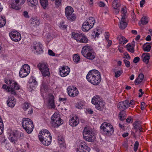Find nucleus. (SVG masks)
Here are the masks:
<instances>
[{
	"label": "nucleus",
	"mask_w": 152,
	"mask_h": 152,
	"mask_svg": "<svg viewBox=\"0 0 152 152\" xmlns=\"http://www.w3.org/2000/svg\"><path fill=\"white\" fill-rule=\"evenodd\" d=\"M86 78L89 82L94 85L99 84L101 80L100 73L96 69L89 71L86 75Z\"/></svg>",
	"instance_id": "1"
},
{
	"label": "nucleus",
	"mask_w": 152,
	"mask_h": 152,
	"mask_svg": "<svg viewBox=\"0 0 152 152\" xmlns=\"http://www.w3.org/2000/svg\"><path fill=\"white\" fill-rule=\"evenodd\" d=\"M39 139L42 143L46 146L49 145L52 141L51 134L48 130L43 129L39 133Z\"/></svg>",
	"instance_id": "2"
},
{
	"label": "nucleus",
	"mask_w": 152,
	"mask_h": 152,
	"mask_svg": "<svg viewBox=\"0 0 152 152\" xmlns=\"http://www.w3.org/2000/svg\"><path fill=\"white\" fill-rule=\"evenodd\" d=\"M81 53L83 56L90 60H93L96 56V53L90 46H84L82 49Z\"/></svg>",
	"instance_id": "3"
},
{
	"label": "nucleus",
	"mask_w": 152,
	"mask_h": 152,
	"mask_svg": "<svg viewBox=\"0 0 152 152\" xmlns=\"http://www.w3.org/2000/svg\"><path fill=\"white\" fill-rule=\"evenodd\" d=\"M5 82L10 86L11 94L12 95H16L17 94L15 90L20 89V86L19 84L15 81L13 80L5 79Z\"/></svg>",
	"instance_id": "4"
},
{
	"label": "nucleus",
	"mask_w": 152,
	"mask_h": 152,
	"mask_svg": "<svg viewBox=\"0 0 152 152\" xmlns=\"http://www.w3.org/2000/svg\"><path fill=\"white\" fill-rule=\"evenodd\" d=\"M100 128L104 134L109 136H111L114 131L113 126L110 124L106 122L101 125Z\"/></svg>",
	"instance_id": "5"
},
{
	"label": "nucleus",
	"mask_w": 152,
	"mask_h": 152,
	"mask_svg": "<svg viewBox=\"0 0 152 152\" xmlns=\"http://www.w3.org/2000/svg\"><path fill=\"white\" fill-rule=\"evenodd\" d=\"M23 128L28 134H30L34 128L33 122L31 119L28 118H24L22 122Z\"/></svg>",
	"instance_id": "6"
},
{
	"label": "nucleus",
	"mask_w": 152,
	"mask_h": 152,
	"mask_svg": "<svg viewBox=\"0 0 152 152\" xmlns=\"http://www.w3.org/2000/svg\"><path fill=\"white\" fill-rule=\"evenodd\" d=\"M72 36L78 42L87 43L88 39L85 35L79 32H73L72 33Z\"/></svg>",
	"instance_id": "7"
},
{
	"label": "nucleus",
	"mask_w": 152,
	"mask_h": 152,
	"mask_svg": "<svg viewBox=\"0 0 152 152\" xmlns=\"http://www.w3.org/2000/svg\"><path fill=\"white\" fill-rule=\"evenodd\" d=\"M31 48L36 54H40L43 53V45L40 42H34L31 45Z\"/></svg>",
	"instance_id": "8"
},
{
	"label": "nucleus",
	"mask_w": 152,
	"mask_h": 152,
	"mask_svg": "<svg viewBox=\"0 0 152 152\" xmlns=\"http://www.w3.org/2000/svg\"><path fill=\"white\" fill-rule=\"evenodd\" d=\"M37 67L41 71L43 77H46L50 75V72L48 65L44 63H40L37 65Z\"/></svg>",
	"instance_id": "9"
},
{
	"label": "nucleus",
	"mask_w": 152,
	"mask_h": 152,
	"mask_svg": "<svg viewBox=\"0 0 152 152\" xmlns=\"http://www.w3.org/2000/svg\"><path fill=\"white\" fill-rule=\"evenodd\" d=\"M51 123L54 127H57L62 124L63 121L60 118L59 115L55 113L51 118Z\"/></svg>",
	"instance_id": "10"
},
{
	"label": "nucleus",
	"mask_w": 152,
	"mask_h": 152,
	"mask_svg": "<svg viewBox=\"0 0 152 152\" xmlns=\"http://www.w3.org/2000/svg\"><path fill=\"white\" fill-rule=\"evenodd\" d=\"M30 71L29 66L27 64H25L23 65L20 71L19 76L21 77H25L28 75Z\"/></svg>",
	"instance_id": "11"
},
{
	"label": "nucleus",
	"mask_w": 152,
	"mask_h": 152,
	"mask_svg": "<svg viewBox=\"0 0 152 152\" xmlns=\"http://www.w3.org/2000/svg\"><path fill=\"white\" fill-rule=\"evenodd\" d=\"M90 150V148L88 146L85 142L82 141L77 146L76 151L77 152H89Z\"/></svg>",
	"instance_id": "12"
},
{
	"label": "nucleus",
	"mask_w": 152,
	"mask_h": 152,
	"mask_svg": "<svg viewBox=\"0 0 152 152\" xmlns=\"http://www.w3.org/2000/svg\"><path fill=\"white\" fill-rule=\"evenodd\" d=\"M70 69L67 66H61L59 68V72L60 76L62 77H65L67 76L69 73Z\"/></svg>",
	"instance_id": "13"
},
{
	"label": "nucleus",
	"mask_w": 152,
	"mask_h": 152,
	"mask_svg": "<svg viewBox=\"0 0 152 152\" xmlns=\"http://www.w3.org/2000/svg\"><path fill=\"white\" fill-rule=\"evenodd\" d=\"M9 36L12 40L16 42L20 41L21 38L20 34L16 31H12L10 33Z\"/></svg>",
	"instance_id": "14"
},
{
	"label": "nucleus",
	"mask_w": 152,
	"mask_h": 152,
	"mask_svg": "<svg viewBox=\"0 0 152 152\" xmlns=\"http://www.w3.org/2000/svg\"><path fill=\"white\" fill-rule=\"evenodd\" d=\"M12 2L10 4L11 7L18 10L20 9L19 6L23 4L26 0H12Z\"/></svg>",
	"instance_id": "15"
},
{
	"label": "nucleus",
	"mask_w": 152,
	"mask_h": 152,
	"mask_svg": "<svg viewBox=\"0 0 152 152\" xmlns=\"http://www.w3.org/2000/svg\"><path fill=\"white\" fill-rule=\"evenodd\" d=\"M68 95L70 96L75 97L78 94L79 92L76 87L69 86L67 88Z\"/></svg>",
	"instance_id": "16"
},
{
	"label": "nucleus",
	"mask_w": 152,
	"mask_h": 152,
	"mask_svg": "<svg viewBox=\"0 0 152 152\" xmlns=\"http://www.w3.org/2000/svg\"><path fill=\"white\" fill-rule=\"evenodd\" d=\"M129 107V101L127 100L120 102L118 105V108L122 111H124Z\"/></svg>",
	"instance_id": "17"
},
{
	"label": "nucleus",
	"mask_w": 152,
	"mask_h": 152,
	"mask_svg": "<svg viewBox=\"0 0 152 152\" xmlns=\"http://www.w3.org/2000/svg\"><path fill=\"white\" fill-rule=\"evenodd\" d=\"M79 123V118L76 116H73L69 121V125L72 126H76Z\"/></svg>",
	"instance_id": "18"
},
{
	"label": "nucleus",
	"mask_w": 152,
	"mask_h": 152,
	"mask_svg": "<svg viewBox=\"0 0 152 152\" xmlns=\"http://www.w3.org/2000/svg\"><path fill=\"white\" fill-rule=\"evenodd\" d=\"M22 107L24 111H26L29 108L30 110L28 111V114H31L33 113V109L30 103L28 102H25L22 104Z\"/></svg>",
	"instance_id": "19"
},
{
	"label": "nucleus",
	"mask_w": 152,
	"mask_h": 152,
	"mask_svg": "<svg viewBox=\"0 0 152 152\" xmlns=\"http://www.w3.org/2000/svg\"><path fill=\"white\" fill-rule=\"evenodd\" d=\"M48 105L50 106L51 108H55V106L54 101V96L51 94H50L48 95Z\"/></svg>",
	"instance_id": "20"
},
{
	"label": "nucleus",
	"mask_w": 152,
	"mask_h": 152,
	"mask_svg": "<svg viewBox=\"0 0 152 152\" xmlns=\"http://www.w3.org/2000/svg\"><path fill=\"white\" fill-rule=\"evenodd\" d=\"M12 134L13 136H15L17 140L19 139L20 140H21L23 139L24 137V134L17 130H14L12 131Z\"/></svg>",
	"instance_id": "21"
},
{
	"label": "nucleus",
	"mask_w": 152,
	"mask_h": 152,
	"mask_svg": "<svg viewBox=\"0 0 152 152\" xmlns=\"http://www.w3.org/2000/svg\"><path fill=\"white\" fill-rule=\"evenodd\" d=\"M93 27L92 25H90L86 21H85L83 24L82 29L83 31L87 32Z\"/></svg>",
	"instance_id": "22"
},
{
	"label": "nucleus",
	"mask_w": 152,
	"mask_h": 152,
	"mask_svg": "<svg viewBox=\"0 0 152 152\" xmlns=\"http://www.w3.org/2000/svg\"><path fill=\"white\" fill-rule=\"evenodd\" d=\"M37 85V82L36 81L35 78L34 77H31L29 80V84L28 86L31 88L33 89Z\"/></svg>",
	"instance_id": "23"
},
{
	"label": "nucleus",
	"mask_w": 152,
	"mask_h": 152,
	"mask_svg": "<svg viewBox=\"0 0 152 152\" xmlns=\"http://www.w3.org/2000/svg\"><path fill=\"white\" fill-rule=\"evenodd\" d=\"M16 99L13 96L10 98L7 101V105L11 107H13L16 104Z\"/></svg>",
	"instance_id": "24"
},
{
	"label": "nucleus",
	"mask_w": 152,
	"mask_h": 152,
	"mask_svg": "<svg viewBox=\"0 0 152 152\" xmlns=\"http://www.w3.org/2000/svg\"><path fill=\"white\" fill-rule=\"evenodd\" d=\"M83 136H87L94 134L92 130L88 127H85L83 132Z\"/></svg>",
	"instance_id": "25"
},
{
	"label": "nucleus",
	"mask_w": 152,
	"mask_h": 152,
	"mask_svg": "<svg viewBox=\"0 0 152 152\" xmlns=\"http://www.w3.org/2000/svg\"><path fill=\"white\" fill-rule=\"evenodd\" d=\"M117 39L119 43L121 44H125L128 41V40L121 35H118L117 37Z\"/></svg>",
	"instance_id": "26"
},
{
	"label": "nucleus",
	"mask_w": 152,
	"mask_h": 152,
	"mask_svg": "<svg viewBox=\"0 0 152 152\" xmlns=\"http://www.w3.org/2000/svg\"><path fill=\"white\" fill-rule=\"evenodd\" d=\"M144 77V75L143 74H140L138 77L135 80V85H137L139 84L142 81Z\"/></svg>",
	"instance_id": "27"
},
{
	"label": "nucleus",
	"mask_w": 152,
	"mask_h": 152,
	"mask_svg": "<svg viewBox=\"0 0 152 152\" xmlns=\"http://www.w3.org/2000/svg\"><path fill=\"white\" fill-rule=\"evenodd\" d=\"M144 55H145V56L143 58V61L147 64L148 63L150 59V54L148 53H143L142 54V56H143Z\"/></svg>",
	"instance_id": "28"
},
{
	"label": "nucleus",
	"mask_w": 152,
	"mask_h": 152,
	"mask_svg": "<svg viewBox=\"0 0 152 152\" xmlns=\"http://www.w3.org/2000/svg\"><path fill=\"white\" fill-rule=\"evenodd\" d=\"M73 9L71 6H67L65 8V12L66 16L68 14H70V13H73Z\"/></svg>",
	"instance_id": "29"
},
{
	"label": "nucleus",
	"mask_w": 152,
	"mask_h": 152,
	"mask_svg": "<svg viewBox=\"0 0 152 152\" xmlns=\"http://www.w3.org/2000/svg\"><path fill=\"white\" fill-rule=\"evenodd\" d=\"M100 100V97L98 96H95L92 98L91 102L93 104L96 106Z\"/></svg>",
	"instance_id": "30"
},
{
	"label": "nucleus",
	"mask_w": 152,
	"mask_h": 152,
	"mask_svg": "<svg viewBox=\"0 0 152 152\" xmlns=\"http://www.w3.org/2000/svg\"><path fill=\"white\" fill-rule=\"evenodd\" d=\"M83 137L86 141L90 142L93 141L94 138V134L87 136L85 135V136Z\"/></svg>",
	"instance_id": "31"
},
{
	"label": "nucleus",
	"mask_w": 152,
	"mask_h": 152,
	"mask_svg": "<svg viewBox=\"0 0 152 152\" xmlns=\"http://www.w3.org/2000/svg\"><path fill=\"white\" fill-rule=\"evenodd\" d=\"M133 125L134 129H140L141 128V122L139 121H136L134 122Z\"/></svg>",
	"instance_id": "32"
},
{
	"label": "nucleus",
	"mask_w": 152,
	"mask_h": 152,
	"mask_svg": "<svg viewBox=\"0 0 152 152\" xmlns=\"http://www.w3.org/2000/svg\"><path fill=\"white\" fill-rule=\"evenodd\" d=\"M112 4L114 9L119 8L121 6V4L118 0H114L113 1Z\"/></svg>",
	"instance_id": "33"
},
{
	"label": "nucleus",
	"mask_w": 152,
	"mask_h": 152,
	"mask_svg": "<svg viewBox=\"0 0 152 152\" xmlns=\"http://www.w3.org/2000/svg\"><path fill=\"white\" fill-rule=\"evenodd\" d=\"M104 105V102L100 100L98 103L96 105L95 107L97 109L101 110H102Z\"/></svg>",
	"instance_id": "34"
},
{
	"label": "nucleus",
	"mask_w": 152,
	"mask_h": 152,
	"mask_svg": "<svg viewBox=\"0 0 152 152\" xmlns=\"http://www.w3.org/2000/svg\"><path fill=\"white\" fill-rule=\"evenodd\" d=\"M31 24L34 26H38L40 24L39 20L34 18L30 20Z\"/></svg>",
	"instance_id": "35"
},
{
	"label": "nucleus",
	"mask_w": 152,
	"mask_h": 152,
	"mask_svg": "<svg viewBox=\"0 0 152 152\" xmlns=\"http://www.w3.org/2000/svg\"><path fill=\"white\" fill-rule=\"evenodd\" d=\"M127 25V23L125 20H121L119 25V28L122 29H124Z\"/></svg>",
	"instance_id": "36"
},
{
	"label": "nucleus",
	"mask_w": 152,
	"mask_h": 152,
	"mask_svg": "<svg viewBox=\"0 0 152 152\" xmlns=\"http://www.w3.org/2000/svg\"><path fill=\"white\" fill-rule=\"evenodd\" d=\"M67 19L70 21H73L75 20L76 18L75 15L73 13H70L66 16Z\"/></svg>",
	"instance_id": "37"
},
{
	"label": "nucleus",
	"mask_w": 152,
	"mask_h": 152,
	"mask_svg": "<svg viewBox=\"0 0 152 152\" xmlns=\"http://www.w3.org/2000/svg\"><path fill=\"white\" fill-rule=\"evenodd\" d=\"M6 23V20L4 17L0 16V27L4 26Z\"/></svg>",
	"instance_id": "38"
},
{
	"label": "nucleus",
	"mask_w": 152,
	"mask_h": 152,
	"mask_svg": "<svg viewBox=\"0 0 152 152\" xmlns=\"http://www.w3.org/2000/svg\"><path fill=\"white\" fill-rule=\"evenodd\" d=\"M120 120L124 121L126 117V114L124 111H121L120 112L119 116Z\"/></svg>",
	"instance_id": "39"
},
{
	"label": "nucleus",
	"mask_w": 152,
	"mask_h": 152,
	"mask_svg": "<svg viewBox=\"0 0 152 152\" xmlns=\"http://www.w3.org/2000/svg\"><path fill=\"white\" fill-rule=\"evenodd\" d=\"M86 22L90 25H92L93 26H94V25L95 23V21L94 18L92 17H89V18L87 20Z\"/></svg>",
	"instance_id": "40"
},
{
	"label": "nucleus",
	"mask_w": 152,
	"mask_h": 152,
	"mask_svg": "<svg viewBox=\"0 0 152 152\" xmlns=\"http://www.w3.org/2000/svg\"><path fill=\"white\" fill-rule=\"evenodd\" d=\"M9 140L10 141L12 142L13 143L15 144V142L17 140L15 136H13L12 134V132L10 133L9 136Z\"/></svg>",
	"instance_id": "41"
},
{
	"label": "nucleus",
	"mask_w": 152,
	"mask_h": 152,
	"mask_svg": "<svg viewBox=\"0 0 152 152\" xmlns=\"http://www.w3.org/2000/svg\"><path fill=\"white\" fill-rule=\"evenodd\" d=\"M9 140L10 141L12 142L13 143L15 144V142L17 140L15 136H13L12 134V132L10 133L9 136Z\"/></svg>",
	"instance_id": "42"
},
{
	"label": "nucleus",
	"mask_w": 152,
	"mask_h": 152,
	"mask_svg": "<svg viewBox=\"0 0 152 152\" xmlns=\"http://www.w3.org/2000/svg\"><path fill=\"white\" fill-rule=\"evenodd\" d=\"M134 46L131 45L130 44H128L126 45V48L127 50L129 52L132 53L134 52Z\"/></svg>",
	"instance_id": "43"
},
{
	"label": "nucleus",
	"mask_w": 152,
	"mask_h": 152,
	"mask_svg": "<svg viewBox=\"0 0 152 152\" xmlns=\"http://www.w3.org/2000/svg\"><path fill=\"white\" fill-rule=\"evenodd\" d=\"M143 49L144 51L149 52L151 48V46L150 45H145L144 44L143 46Z\"/></svg>",
	"instance_id": "44"
},
{
	"label": "nucleus",
	"mask_w": 152,
	"mask_h": 152,
	"mask_svg": "<svg viewBox=\"0 0 152 152\" xmlns=\"http://www.w3.org/2000/svg\"><path fill=\"white\" fill-rule=\"evenodd\" d=\"M48 0H40V3L44 8H45L48 5Z\"/></svg>",
	"instance_id": "45"
},
{
	"label": "nucleus",
	"mask_w": 152,
	"mask_h": 152,
	"mask_svg": "<svg viewBox=\"0 0 152 152\" xmlns=\"http://www.w3.org/2000/svg\"><path fill=\"white\" fill-rule=\"evenodd\" d=\"M80 57L77 54H75L73 56V61L76 63H78L80 60Z\"/></svg>",
	"instance_id": "46"
},
{
	"label": "nucleus",
	"mask_w": 152,
	"mask_h": 152,
	"mask_svg": "<svg viewBox=\"0 0 152 152\" xmlns=\"http://www.w3.org/2000/svg\"><path fill=\"white\" fill-rule=\"evenodd\" d=\"M84 103L83 102H79L77 103L76 105L77 108L79 109H82L83 107Z\"/></svg>",
	"instance_id": "47"
},
{
	"label": "nucleus",
	"mask_w": 152,
	"mask_h": 152,
	"mask_svg": "<svg viewBox=\"0 0 152 152\" xmlns=\"http://www.w3.org/2000/svg\"><path fill=\"white\" fill-rule=\"evenodd\" d=\"M148 18L146 17H142L141 20V23L143 25L147 24L148 23Z\"/></svg>",
	"instance_id": "48"
},
{
	"label": "nucleus",
	"mask_w": 152,
	"mask_h": 152,
	"mask_svg": "<svg viewBox=\"0 0 152 152\" xmlns=\"http://www.w3.org/2000/svg\"><path fill=\"white\" fill-rule=\"evenodd\" d=\"M27 1L33 6H36L38 4L37 0H27Z\"/></svg>",
	"instance_id": "49"
},
{
	"label": "nucleus",
	"mask_w": 152,
	"mask_h": 152,
	"mask_svg": "<svg viewBox=\"0 0 152 152\" xmlns=\"http://www.w3.org/2000/svg\"><path fill=\"white\" fill-rule=\"evenodd\" d=\"M2 88L3 89H5L7 92L11 94L10 88L9 86H7V85L4 84L2 86Z\"/></svg>",
	"instance_id": "50"
},
{
	"label": "nucleus",
	"mask_w": 152,
	"mask_h": 152,
	"mask_svg": "<svg viewBox=\"0 0 152 152\" xmlns=\"http://www.w3.org/2000/svg\"><path fill=\"white\" fill-rule=\"evenodd\" d=\"M139 143L138 141H136L135 142L134 146V150L135 151H136L138 148L139 146Z\"/></svg>",
	"instance_id": "51"
},
{
	"label": "nucleus",
	"mask_w": 152,
	"mask_h": 152,
	"mask_svg": "<svg viewBox=\"0 0 152 152\" xmlns=\"http://www.w3.org/2000/svg\"><path fill=\"white\" fill-rule=\"evenodd\" d=\"M59 27L60 28L65 29L66 28V26L64 25L63 22H61L59 24Z\"/></svg>",
	"instance_id": "52"
},
{
	"label": "nucleus",
	"mask_w": 152,
	"mask_h": 152,
	"mask_svg": "<svg viewBox=\"0 0 152 152\" xmlns=\"http://www.w3.org/2000/svg\"><path fill=\"white\" fill-rule=\"evenodd\" d=\"M122 73V72L120 70L117 71V72H116L115 73V77H118L121 75Z\"/></svg>",
	"instance_id": "53"
},
{
	"label": "nucleus",
	"mask_w": 152,
	"mask_h": 152,
	"mask_svg": "<svg viewBox=\"0 0 152 152\" xmlns=\"http://www.w3.org/2000/svg\"><path fill=\"white\" fill-rule=\"evenodd\" d=\"M123 61L127 67H129L130 66V62L128 60L124 59L123 60Z\"/></svg>",
	"instance_id": "54"
},
{
	"label": "nucleus",
	"mask_w": 152,
	"mask_h": 152,
	"mask_svg": "<svg viewBox=\"0 0 152 152\" xmlns=\"http://www.w3.org/2000/svg\"><path fill=\"white\" fill-rule=\"evenodd\" d=\"M52 1H54L55 0H51ZM62 0H55V4L56 5L59 7L61 3Z\"/></svg>",
	"instance_id": "55"
},
{
	"label": "nucleus",
	"mask_w": 152,
	"mask_h": 152,
	"mask_svg": "<svg viewBox=\"0 0 152 152\" xmlns=\"http://www.w3.org/2000/svg\"><path fill=\"white\" fill-rule=\"evenodd\" d=\"M124 58H125L128 60H129L131 59V57L127 53H125L124 54V56L123 57Z\"/></svg>",
	"instance_id": "56"
},
{
	"label": "nucleus",
	"mask_w": 152,
	"mask_h": 152,
	"mask_svg": "<svg viewBox=\"0 0 152 152\" xmlns=\"http://www.w3.org/2000/svg\"><path fill=\"white\" fill-rule=\"evenodd\" d=\"M140 58L139 57H136L133 59V62L134 63H137L140 61Z\"/></svg>",
	"instance_id": "57"
},
{
	"label": "nucleus",
	"mask_w": 152,
	"mask_h": 152,
	"mask_svg": "<svg viewBox=\"0 0 152 152\" xmlns=\"http://www.w3.org/2000/svg\"><path fill=\"white\" fill-rule=\"evenodd\" d=\"M48 53L49 55L54 56L55 55V53L51 50H49L48 51Z\"/></svg>",
	"instance_id": "58"
},
{
	"label": "nucleus",
	"mask_w": 152,
	"mask_h": 152,
	"mask_svg": "<svg viewBox=\"0 0 152 152\" xmlns=\"http://www.w3.org/2000/svg\"><path fill=\"white\" fill-rule=\"evenodd\" d=\"M67 99L66 98H59V100L60 101L63 102L64 103H65L66 102V100Z\"/></svg>",
	"instance_id": "59"
},
{
	"label": "nucleus",
	"mask_w": 152,
	"mask_h": 152,
	"mask_svg": "<svg viewBox=\"0 0 152 152\" xmlns=\"http://www.w3.org/2000/svg\"><path fill=\"white\" fill-rule=\"evenodd\" d=\"M23 16L26 18H29V16L28 15V13L27 11H24L23 12Z\"/></svg>",
	"instance_id": "60"
},
{
	"label": "nucleus",
	"mask_w": 152,
	"mask_h": 152,
	"mask_svg": "<svg viewBox=\"0 0 152 152\" xmlns=\"http://www.w3.org/2000/svg\"><path fill=\"white\" fill-rule=\"evenodd\" d=\"M58 140L59 143H60V144L62 143L63 141H64V139L61 137H58Z\"/></svg>",
	"instance_id": "61"
},
{
	"label": "nucleus",
	"mask_w": 152,
	"mask_h": 152,
	"mask_svg": "<svg viewBox=\"0 0 152 152\" xmlns=\"http://www.w3.org/2000/svg\"><path fill=\"white\" fill-rule=\"evenodd\" d=\"M145 103L144 102H142L141 103V108L142 110H144L145 109Z\"/></svg>",
	"instance_id": "62"
},
{
	"label": "nucleus",
	"mask_w": 152,
	"mask_h": 152,
	"mask_svg": "<svg viewBox=\"0 0 152 152\" xmlns=\"http://www.w3.org/2000/svg\"><path fill=\"white\" fill-rule=\"evenodd\" d=\"M105 38L106 40H108L109 37V33L108 32H105Z\"/></svg>",
	"instance_id": "63"
},
{
	"label": "nucleus",
	"mask_w": 152,
	"mask_h": 152,
	"mask_svg": "<svg viewBox=\"0 0 152 152\" xmlns=\"http://www.w3.org/2000/svg\"><path fill=\"white\" fill-rule=\"evenodd\" d=\"M126 13H124L122 15V17L121 20H125L126 21Z\"/></svg>",
	"instance_id": "64"
}]
</instances>
